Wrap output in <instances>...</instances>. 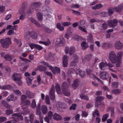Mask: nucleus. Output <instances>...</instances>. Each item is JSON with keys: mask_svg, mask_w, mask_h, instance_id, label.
I'll return each instance as SVG.
<instances>
[{"mask_svg": "<svg viewBox=\"0 0 123 123\" xmlns=\"http://www.w3.org/2000/svg\"><path fill=\"white\" fill-rule=\"evenodd\" d=\"M70 79H68L67 80V81L68 83H67L66 82H63L62 86V91L64 94L67 96H69L70 95V92L68 90V85L70 84Z\"/></svg>", "mask_w": 123, "mask_h": 123, "instance_id": "1", "label": "nucleus"}, {"mask_svg": "<svg viewBox=\"0 0 123 123\" xmlns=\"http://www.w3.org/2000/svg\"><path fill=\"white\" fill-rule=\"evenodd\" d=\"M0 43L2 47L4 48L8 47L10 44L11 43V38L8 37L5 39H1Z\"/></svg>", "mask_w": 123, "mask_h": 123, "instance_id": "2", "label": "nucleus"}, {"mask_svg": "<svg viewBox=\"0 0 123 123\" xmlns=\"http://www.w3.org/2000/svg\"><path fill=\"white\" fill-rule=\"evenodd\" d=\"M86 23V21L83 20H80L78 22L79 28L80 30H81L82 31L86 33L87 32V31L86 29L87 27V25L86 27L84 26Z\"/></svg>", "mask_w": 123, "mask_h": 123, "instance_id": "3", "label": "nucleus"}, {"mask_svg": "<svg viewBox=\"0 0 123 123\" xmlns=\"http://www.w3.org/2000/svg\"><path fill=\"white\" fill-rule=\"evenodd\" d=\"M109 58L112 63H114L117 61L116 55L113 51H111L109 53Z\"/></svg>", "mask_w": 123, "mask_h": 123, "instance_id": "4", "label": "nucleus"}, {"mask_svg": "<svg viewBox=\"0 0 123 123\" xmlns=\"http://www.w3.org/2000/svg\"><path fill=\"white\" fill-rule=\"evenodd\" d=\"M65 40L62 36H60L59 39H57L55 43L56 45L62 46L65 43Z\"/></svg>", "mask_w": 123, "mask_h": 123, "instance_id": "5", "label": "nucleus"}, {"mask_svg": "<svg viewBox=\"0 0 123 123\" xmlns=\"http://www.w3.org/2000/svg\"><path fill=\"white\" fill-rule=\"evenodd\" d=\"M75 48L74 47H69L67 46L65 48V51L67 54L69 53L70 55H71L75 52Z\"/></svg>", "mask_w": 123, "mask_h": 123, "instance_id": "6", "label": "nucleus"}, {"mask_svg": "<svg viewBox=\"0 0 123 123\" xmlns=\"http://www.w3.org/2000/svg\"><path fill=\"white\" fill-rule=\"evenodd\" d=\"M29 36L34 39H36L37 36V33L33 31H31L29 32H27L26 33L25 36V37L26 38H28Z\"/></svg>", "mask_w": 123, "mask_h": 123, "instance_id": "7", "label": "nucleus"}, {"mask_svg": "<svg viewBox=\"0 0 123 123\" xmlns=\"http://www.w3.org/2000/svg\"><path fill=\"white\" fill-rule=\"evenodd\" d=\"M12 77L13 80L16 82L20 80L22 78L21 75L19 73H14L13 74Z\"/></svg>", "mask_w": 123, "mask_h": 123, "instance_id": "8", "label": "nucleus"}, {"mask_svg": "<svg viewBox=\"0 0 123 123\" xmlns=\"http://www.w3.org/2000/svg\"><path fill=\"white\" fill-rule=\"evenodd\" d=\"M55 90L54 86L53 85L51 87L49 92V97L51 100H53L55 98V95L54 94Z\"/></svg>", "mask_w": 123, "mask_h": 123, "instance_id": "9", "label": "nucleus"}, {"mask_svg": "<svg viewBox=\"0 0 123 123\" xmlns=\"http://www.w3.org/2000/svg\"><path fill=\"white\" fill-rule=\"evenodd\" d=\"M118 21L115 19L114 20H110L108 21V23L109 26L110 27H113L115 26L117 23Z\"/></svg>", "mask_w": 123, "mask_h": 123, "instance_id": "10", "label": "nucleus"}, {"mask_svg": "<svg viewBox=\"0 0 123 123\" xmlns=\"http://www.w3.org/2000/svg\"><path fill=\"white\" fill-rule=\"evenodd\" d=\"M115 48L118 50H121L123 48V44L120 41H117L114 44Z\"/></svg>", "mask_w": 123, "mask_h": 123, "instance_id": "11", "label": "nucleus"}, {"mask_svg": "<svg viewBox=\"0 0 123 123\" xmlns=\"http://www.w3.org/2000/svg\"><path fill=\"white\" fill-rule=\"evenodd\" d=\"M49 69L51 70L54 74H57L60 72V68L56 67L53 68L52 66H50V67H49Z\"/></svg>", "mask_w": 123, "mask_h": 123, "instance_id": "12", "label": "nucleus"}, {"mask_svg": "<svg viewBox=\"0 0 123 123\" xmlns=\"http://www.w3.org/2000/svg\"><path fill=\"white\" fill-rule=\"evenodd\" d=\"M29 45L31 49H32L35 48L39 50H41L43 49L42 47L37 44H35L33 43H31L29 44Z\"/></svg>", "mask_w": 123, "mask_h": 123, "instance_id": "13", "label": "nucleus"}, {"mask_svg": "<svg viewBox=\"0 0 123 123\" xmlns=\"http://www.w3.org/2000/svg\"><path fill=\"white\" fill-rule=\"evenodd\" d=\"M73 61L71 63V66L75 65L76 63L78 62V57L76 54H74L72 57Z\"/></svg>", "mask_w": 123, "mask_h": 123, "instance_id": "14", "label": "nucleus"}, {"mask_svg": "<svg viewBox=\"0 0 123 123\" xmlns=\"http://www.w3.org/2000/svg\"><path fill=\"white\" fill-rule=\"evenodd\" d=\"M100 77L102 79H105L109 77V75L105 71H102L100 73Z\"/></svg>", "mask_w": 123, "mask_h": 123, "instance_id": "15", "label": "nucleus"}, {"mask_svg": "<svg viewBox=\"0 0 123 123\" xmlns=\"http://www.w3.org/2000/svg\"><path fill=\"white\" fill-rule=\"evenodd\" d=\"M27 6L26 3H24L18 11V13L20 14L23 13L25 11L27 8Z\"/></svg>", "mask_w": 123, "mask_h": 123, "instance_id": "16", "label": "nucleus"}, {"mask_svg": "<svg viewBox=\"0 0 123 123\" xmlns=\"http://www.w3.org/2000/svg\"><path fill=\"white\" fill-rule=\"evenodd\" d=\"M68 56L67 55H64L62 57L63 66L65 67L67 66L68 64Z\"/></svg>", "mask_w": 123, "mask_h": 123, "instance_id": "17", "label": "nucleus"}, {"mask_svg": "<svg viewBox=\"0 0 123 123\" xmlns=\"http://www.w3.org/2000/svg\"><path fill=\"white\" fill-rule=\"evenodd\" d=\"M107 65V63L106 62H101L99 64V67L101 70H105L106 69Z\"/></svg>", "mask_w": 123, "mask_h": 123, "instance_id": "18", "label": "nucleus"}, {"mask_svg": "<svg viewBox=\"0 0 123 123\" xmlns=\"http://www.w3.org/2000/svg\"><path fill=\"white\" fill-rule=\"evenodd\" d=\"M33 115L32 114L30 115L29 117H25V120L27 123H28L30 121L31 123H32L33 121Z\"/></svg>", "mask_w": 123, "mask_h": 123, "instance_id": "19", "label": "nucleus"}, {"mask_svg": "<svg viewBox=\"0 0 123 123\" xmlns=\"http://www.w3.org/2000/svg\"><path fill=\"white\" fill-rule=\"evenodd\" d=\"M123 55V52L120 51L118 52L117 53L116 58L117 61H120L121 60L122 56Z\"/></svg>", "mask_w": 123, "mask_h": 123, "instance_id": "20", "label": "nucleus"}, {"mask_svg": "<svg viewBox=\"0 0 123 123\" xmlns=\"http://www.w3.org/2000/svg\"><path fill=\"white\" fill-rule=\"evenodd\" d=\"M28 20L29 21H30L32 23L35 24L38 27H40V25L36 20L33 18H29Z\"/></svg>", "mask_w": 123, "mask_h": 123, "instance_id": "21", "label": "nucleus"}, {"mask_svg": "<svg viewBox=\"0 0 123 123\" xmlns=\"http://www.w3.org/2000/svg\"><path fill=\"white\" fill-rule=\"evenodd\" d=\"M25 94L29 98H33L34 96V94L28 90L26 91Z\"/></svg>", "mask_w": 123, "mask_h": 123, "instance_id": "22", "label": "nucleus"}, {"mask_svg": "<svg viewBox=\"0 0 123 123\" xmlns=\"http://www.w3.org/2000/svg\"><path fill=\"white\" fill-rule=\"evenodd\" d=\"M17 98L16 96H14L13 95H11L9 96L6 98L7 100L9 101H14L17 99Z\"/></svg>", "mask_w": 123, "mask_h": 123, "instance_id": "23", "label": "nucleus"}, {"mask_svg": "<svg viewBox=\"0 0 123 123\" xmlns=\"http://www.w3.org/2000/svg\"><path fill=\"white\" fill-rule=\"evenodd\" d=\"M53 118L57 121L60 120L62 119V117L60 115L56 113L54 114L53 116Z\"/></svg>", "mask_w": 123, "mask_h": 123, "instance_id": "24", "label": "nucleus"}, {"mask_svg": "<svg viewBox=\"0 0 123 123\" xmlns=\"http://www.w3.org/2000/svg\"><path fill=\"white\" fill-rule=\"evenodd\" d=\"M76 72L81 77H84L85 75V72L80 69L77 70Z\"/></svg>", "mask_w": 123, "mask_h": 123, "instance_id": "25", "label": "nucleus"}, {"mask_svg": "<svg viewBox=\"0 0 123 123\" xmlns=\"http://www.w3.org/2000/svg\"><path fill=\"white\" fill-rule=\"evenodd\" d=\"M79 81L78 79L75 80L74 81V83L72 84V86L74 89H76L79 84Z\"/></svg>", "mask_w": 123, "mask_h": 123, "instance_id": "26", "label": "nucleus"}, {"mask_svg": "<svg viewBox=\"0 0 123 123\" xmlns=\"http://www.w3.org/2000/svg\"><path fill=\"white\" fill-rule=\"evenodd\" d=\"M14 57V56L13 55H11L7 54L5 55L4 58L6 60L10 61Z\"/></svg>", "mask_w": 123, "mask_h": 123, "instance_id": "27", "label": "nucleus"}, {"mask_svg": "<svg viewBox=\"0 0 123 123\" xmlns=\"http://www.w3.org/2000/svg\"><path fill=\"white\" fill-rule=\"evenodd\" d=\"M2 103L5 107L7 109H11L12 108V106L6 103L5 101H3L2 102Z\"/></svg>", "mask_w": 123, "mask_h": 123, "instance_id": "28", "label": "nucleus"}, {"mask_svg": "<svg viewBox=\"0 0 123 123\" xmlns=\"http://www.w3.org/2000/svg\"><path fill=\"white\" fill-rule=\"evenodd\" d=\"M103 6V5L101 4H99L93 6L92 8L95 10L100 9Z\"/></svg>", "mask_w": 123, "mask_h": 123, "instance_id": "29", "label": "nucleus"}, {"mask_svg": "<svg viewBox=\"0 0 123 123\" xmlns=\"http://www.w3.org/2000/svg\"><path fill=\"white\" fill-rule=\"evenodd\" d=\"M55 88L58 93H61V89L58 83L55 84Z\"/></svg>", "mask_w": 123, "mask_h": 123, "instance_id": "30", "label": "nucleus"}, {"mask_svg": "<svg viewBox=\"0 0 123 123\" xmlns=\"http://www.w3.org/2000/svg\"><path fill=\"white\" fill-rule=\"evenodd\" d=\"M33 79L32 78H30L29 77H28L26 78L27 84L29 86L31 85L32 83V80Z\"/></svg>", "mask_w": 123, "mask_h": 123, "instance_id": "31", "label": "nucleus"}, {"mask_svg": "<svg viewBox=\"0 0 123 123\" xmlns=\"http://www.w3.org/2000/svg\"><path fill=\"white\" fill-rule=\"evenodd\" d=\"M56 27L60 31H63L64 29V27L62 26L61 24L59 23H58L57 24Z\"/></svg>", "mask_w": 123, "mask_h": 123, "instance_id": "32", "label": "nucleus"}, {"mask_svg": "<svg viewBox=\"0 0 123 123\" xmlns=\"http://www.w3.org/2000/svg\"><path fill=\"white\" fill-rule=\"evenodd\" d=\"M41 110L43 114H46L47 111V107L44 105L42 106L41 107Z\"/></svg>", "mask_w": 123, "mask_h": 123, "instance_id": "33", "label": "nucleus"}, {"mask_svg": "<svg viewBox=\"0 0 123 123\" xmlns=\"http://www.w3.org/2000/svg\"><path fill=\"white\" fill-rule=\"evenodd\" d=\"M81 46L82 49L83 50L86 49L88 47V46L86 44V42L85 41H84L81 43Z\"/></svg>", "mask_w": 123, "mask_h": 123, "instance_id": "34", "label": "nucleus"}, {"mask_svg": "<svg viewBox=\"0 0 123 123\" xmlns=\"http://www.w3.org/2000/svg\"><path fill=\"white\" fill-rule=\"evenodd\" d=\"M121 92L120 89H115L112 90V92L114 94H119Z\"/></svg>", "mask_w": 123, "mask_h": 123, "instance_id": "35", "label": "nucleus"}, {"mask_svg": "<svg viewBox=\"0 0 123 123\" xmlns=\"http://www.w3.org/2000/svg\"><path fill=\"white\" fill-rule=\"evenodd\" d=\"M41 4L40 2H36L34 3L32 6H33V9L38 7L41 5Z\"/></svg>", "mask_w": 123, "mask_h": 123, "instance_id": "36", "label": "nucleus"}, {"mask_svg": "<svg viewBox=\"0 0 123 123\" xmlns=\"http://www.w3.org/2000/svg\"><path fill=\"white\" fill-rule=\"evenodd\" d=\"M12 116L17 117L18 118H19L21 120L23 119V118L22 116L20 114L18 113H13L12 114Z\"/></svg>", "mask_w": 123, "mask_h": 123, "instance_id": "37", "label": "nucleus"}, {"mask_svg": "<svg viewBox=\"0 0 123 123\" xmlns=\"http://www.w3.org/2000/svg\"><path fill=\"white\" fill-rule=\"evenodd\" d=\"M14 29L13 28H11L10 29L7 33V34L9 35H13L14 34Z\"/></svg>", "mask_w": 123, "mask_h": 123, "instance_id": "38", "label": "nucleus"}, {"mask_svg": "<svg viewBox=\"0 0 123 123\" xmlns=\"http://www.w3.org/2000/svg\"><path fill=\"white\" fill-rule=\"evenodd\" d=\"M43 14L40 12H38L37 14V17L39 20H41L43 18Z\"/></svg>", "mask_w": 123, "mask_h": 123, "instance_id": "39", "label": "nucleus"}, {"mask_svg": "<svg viewBox=\"0 0 123 123\" xmlns=\"http://www.w3.org/2000/svg\"><path fill=\"white\" fill-rule=\"evenodd\" d=\"M80 97L82 99H84L86 100H89L88 97L83 94H81L80 95Z\"/></svg>", "mask_w": 123, "mask_h": 123, "instance_id": "40", "label": "nucleus"}, {"mask_svg": "<svg viewBox=\"0 0 123 123\" xmlns=\"http://www.w3.org/2000/svg\"><path fill=\"white\" fill-rule=\"evenodd\" d=\"M39 43H42L45 45H47L50 44V42L48 40L46 42H43L41 41H39Z\"/></svg>", "mask_w": 123, "mask_h": 123, "instance_id": "41", "label": "nucleus"}, {"mask_svg": "<svg viewBox=\"0 0 123 123\" xmlns=\"http://www.w3.org/2000/svg\"><path fill=\"white\" fill-rule=\"evenodd\" d=\"M108 26L107 24L106 23L103 24L102 25V26L100 28L101 30H105L107 28Z\"/></svg>", "mask_w": 123, "mask_h": 123, "instance_id": "42", "label": "nucleus"}, {"mask_svg": "<svg viewBox=\"0 0 123 123\" xmlns=\"http://www.w3.org/2000/svg\"><path fill=\"white\" fill-rule=\"evenodd\" d=\"M34 9H33V6H31L27 10V14H29L31 13L33 11V10Z\"/></svg>", "mask_w": 123, "mask_h": 123, "instance_id": "43", "label": "nucleus"}, {"mask_svg": "<svg viewBox=\"0 0 123 123\" xmlns=\"http://www.w3.org/2000/svg\"><path fill=\"white\" fill-rule=\"evenodd\" d=\"M36 106V103L35 99H33L32 101L31 104V107L32 108H35Z\"/></svg>", "mask_w": 123, "mask_h": 123, "instance_id": "44", "label": "nucleus"}, {"mask_svg": "<svg viewBox=\"0 0 123 123\" xmlns=\"http://www.w3.org/2000/svg\"><path fill=\"white\" fill-rule=\"evenodd\" d=\"M13 111L12 109L7 110L6 111L5 114L7 115H10L13 113Z\"/></svg>", "mask_w": 123, "mask_h": 123, "instance_id": "45", "label": "nucleus"}, {"mask_svg": "<svg viewBox=\"0 0 123 123\" xmlns=\"http://www.w3.org/2000/svg\"><path fill=\"white\" fill-rule=\"evenodd\" d=\"M27 98V96L25 95H22L21 96V102L23 103L24 102L25 100V99Z\"/></svg>", "mask_w": 123, "mask_h": 123, "instance_id": "46", "label": "nucleus"}, {"mask_svg": "<svg viewBox=\"0 0 123 123\" xmlns=\"http://www.w3.org/2000/svg\"><path fill=\"white\" fill-rule=\"evenodd\" d=\"M104 99V98L102 96H98L96 98V102H99Z\"/></svg>", "mask_w": 123, "mask_h": 123, "instance_id": "47", "label": "nucleus"}, {"mask_svg": "<svg viewBox=\"0 0 123 123\" xmlns=\"http://www.w3.org/2000/svg\"><path fill=\"white\" fill-rule=\"evenodd\" d=\"M10 86L8 85L2 86L0 87L1 89L5 90L9 89L10 88Z\"/></svg>", "mask_w": 123, "mask_h": 123, "instance_id": "48", "label": "nucleus"}, {"mask_svg": "<svg viewBox=\"0 0 123 123\" xmlns=\"http://www.w3.org/2000/svg\"><path fill=\"white\" fill-rule=\"evenodd\" d=\"M109 114H106L104 115L102 119V120L103 121H105L108 118V117Z\"/></svg>", "mask_w": 123, "mask_h": 123, "instance_id": "49", "label": "nucleus"}, {"mask_svg": "<svg viewBox=\"0 0 123 123\" xmlns=\"http://www.w3.org/2000/svg\"><path fill=\"white\" fill-rule=\"evenodd\" d=\"M118 82H113L112 83L111 86L113 87L117 88L118 86Z\"/></svg>", "mask_w": 123, "mask_h": 123, "instance_id": "50", "label": "nucleus"}, {"mask_svg": "<svg viewBox=\"0 0 123 123\" xmlns=\"http://www.w3.org/2000/svg\"><path fill=\"white\" fill-rule=\"evenodd\" d=\"M14 93L17 95H20L21 94V92L19 90H16L14 91Z\"/></svg>", "mask_w": 123, "mask_h": 123, "instance_id": "51", "label": "nucleus"}, {"mask_svg": "<svg viewBox=\"0 0 123 123\" xmlns=\"http://www.w3.org/2000/svg\"><path fill=\"white\" fill-rule=\"evenodd\" d=\"M96 115L97 116H99V111L98 110H96L93 113V115L94 117H95Z\"/></svg>", "mask_w": 123, "mask_h": 123, "instance_id": "52", "label": "nucleus"}, {"mask_svg": "<svg viewBox=\"0 0 123 123\" xmlns=\"http://www.w3.org/2000/svg\"><path fill=\"white\" fill-rule=\"evenodd\" d=\"M59 104H60V106L59 107L60 108L64 109L66 107V104L64 103H60Z\"/></svg>", "mask_w": 123, "mask_h": 123, "instance_id": "53", "label": "nucleus"}, {"mask_svg": "<svg viewBox=\"0 0 123 123\" xmlns=\"http://www.w3.org/2000/svg\"><path fill=\"white\" fill-rule=\"evenodd\" d=\"M48 117L50 119H52L53 117V113L51 111H49L48 113Z\"/></svg>", "mask_w": 123, "mask_h": 123, "instance_id": "54", "label": "nucleus"}, {"mask_svg": "<svg viewBox=\"0 0 123 123\" xmlns=\"http://www.w3.org/2000/svg\"><path fill=\"white\" fill-rule=\"evenodd\" d=\"M5 9V7L4 6H0V11L1 12H4Z\"/></svg>", "mask_w": 123, "mask_h": 123, "instance_id": "55", "label": "nucleus"}, {"mask_svg": "<svg viewBox=\"0 0 123 123\" xmlns=\"http://www.w3.org/2000/svg\"><path fill=\"white\" fill-rule=\"evenodd\" d=\"M114 109L113 108H111V117H115V115L114 111Z\"/></svg>", "mask_w": 123, "mask_h": 123, "instance_id": "56", "label": "nucleus"}, {"mask_svg": "<svg viewBox=\"0 0 123 123\" xmlns=\"http://www.w3.org/2000/svg\"><path fill=\"white\" fill-rule=\"evenodd\" d=\"M76 105L75 104H73L70 108V110H74L76 109Z\"/></svg>", "mask_w": 123, "mask_h": 123, "instance_id": "57", "label": "nucleus"}, {"mask_svg": "<svg viewBox=\"0 0 123 123\" xmlns=\"http://www.w3.org/2000/svg\"><path fill=\"white\" fill-rule=\"evenodd\" d=\"M114 10L117 12H119L122 10L119 5L117 7H115Z\"/></svg>", "mask_w": 123, "mask_h": 123, "instance_id": "58", "label": "nucleus"}, {"mask_svg": "<svg viewBox=\"0 0 123 123\" xmlns=\"http://www.w3.org/2000/svg\"><path fill=\"white\" fill-rule=\"evenodd\" d=\"M45 101L46 103L48 104H50V101L48 95H46L45 97Z\"/></svg>", "mask_w": 123, "mask_h": 123, "instance_id": "59", "label": "nucleus"}, {"mask_svg": "<svg viewBox=\"0 0 123 123\" xmlns=\"http://www.w3.org/2000/svg\"><path fill=\"white\" fill-rule=\"evenodd\" d=\"M7 120L6 117H0V123L2 122L6 121Z\"/></svg>", "mask_w": 123, "mask_h": 123, "instance_id": "60", "label": "nucleus"}, {"mask_svg": "<svg viewBox=\"0 0 123 123\" xmlns=\"http://www.w3.org/2000/svg\"><path fill=\"white\" fill-rule=\"evenodd\" d=\"M71 24L70 22H66L62 23V25L65 26H68Z\"/></svg>", "mask_w": 123, "mask_h": 123, "instance_id": "61", "label": "nucleus"}, {"mask_svg": "<svg viewBox=\"0 0 123 123\" xmlns=\"http://www.w3.org/2000/svg\"><path fill=\"white\" fill-rule=\"evenodd\" d=\"M54 1L56 3L62 5L63 3L62 0H54Z\"/></svg>", "mask_w": 123, "mask_h": 123, "instance_id": "62", "label": "nucleus"}, {"mask_svg": "<svg viewBox=\"0 0 123 123\" xmlns=\"http://www.w3.org/2000/svg\"><path fill=\"white\" fill-rule=\"evenodd\" d=\"M44 73L47 75L50 76H51V79H52L53 77L52 75V73L50 72L47 71L44 72Z\"/></svg>", "mask_w": 123, "mask_h": 123, "instance_id": "63", "label": "nucleus"}, {"mask_svg": "<svg viewBox=\"0 0 123 123\" xmlns=\"http://www.w3.org/2000/svg\"><path fill=\"white\" fill-rule=\"evenodd\" d=\"M108 12L109 15L111 16L113 14V11L110 8L108 10Z\"/></svg>", "mask_w": 123, "mask_h": 123, "instance_id": "64", "label": "nucleus"}]
</instances>
